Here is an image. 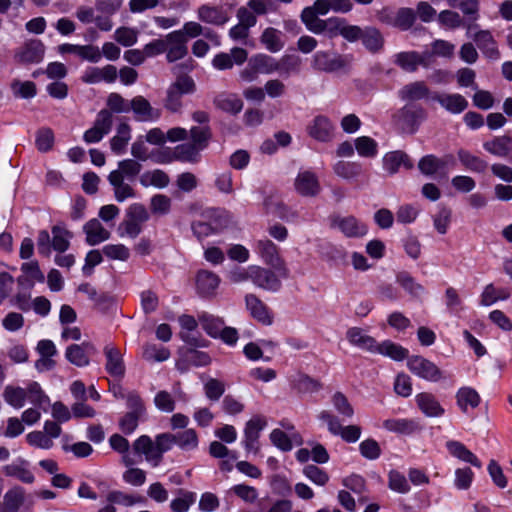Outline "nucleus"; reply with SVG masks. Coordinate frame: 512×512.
<instances>
[{"label":"nucleus","mask_w":512,"mask_h":512,"mask_svg":"<svg viewBox=\"0 0 512 512\" xmlns=\"http://www.w3.org/2000/svg\"><path fill=\"white\" fill-rule=\"evenodd\" d=\"M200 149L192 143H184L174 148V157L178 161L196 163L199 160Z\"/></svg>","instance_id":"obj_48"},{"label":"nucleus","mask_w":512,"mask_h":512,"mask_svg":"<svg viewBox=\"0 0 512 512\" xmlns=\"http://www.w3.org/2000/svg\"><path fill=\"white\" fill-rule=\"evenodd\" d=\"M220 278L211 271L201 270L196 277L197 290L201 295H212L219 286Z\"/></svg>","instance_id":"obj_30"},{"label":"nucleus","mask_w":512,"mask_h":512,"mask_svg":"<svg viewBox=\"0 0 512 512\" xmlns=\"http://www.w3.org/2000/svg\"><path fill=\"white\" fill-rule=\"evenodd\" d=\"M446 161L429 154L422 157L418 163V169L424 175H433L444 168Z\"/></svg>","instance_id":"obj_54"},{"label":"nucleus","mask_w":512,"mask_h":512,"mask_svg":"<svg viewBox=\"0 0 512 512\" xmlns=\"http://www.w3.org/2000/svg\"><path fill=\"white\" fill-rule=\"evenodd\" d=\"M65 356L67 360L78 367H84L89 364V356L84 351V347L73 344L67 347Z\"/></svg>","instance_id":"obj_58"},{"label":"nucleus","mask_w":512,"mask_h":512,"mask_svg":"<svg viewBox=\"0 0 512 512\" xmlns=\"http://www.w3.org/2000/svg\"><path fill=\"white\" fill-rule=\"evenodd\" d=\"M402 166L406 169L413 168V162L402 151H392L383 157L384 170L391 175L397 173Z\"/></svg>","instance_id":"obj_26"},{"label":"nucleus","mask_w":512,"mask_h":512,"mask_svg":"<svg viewBox=\"0 0 512 512\" xmlns=\"http://www.w3.org/2000/svg\"><path fill=\"white\" fill-rule=\"evenodd\" d=\"M169 182V176L159 169L147 172L141 178V183L144 186L153 185L158 188H165L168 186Z\"/></svg>","instance_id":"obj_62"},{"label":"nucleus","mask_w":512,"mask_h":512,"mask_svg":"<svg viewBox=\"0 0 512 512\" xmlns=\"http://www.w3.org/2000/svg\"><path fill=\"white\" fill-rule=\"evenodd\" d=\"M257 251L266 264L278 270L286 271L284 262L278 254L277 246L269 239H262L257 242Z\"/></svg>","instance_id":"obj_22"},{"label":"nucleus","mask_w":512,"mask_h":512,"mask_svg":"<svg viewBox=\"0 0 512 512\" xmlns=\"http://www.w3.org/2000/svg\"><path fill=\"white\" fill-rule=\"evenodd\" d=\"M175 445L183 451H192L198 448L199 438L197 432L188 428L181 432L175 433Z\"/></svg>","instance_id":"obj_42"},{"label":"nucleus","mask_w":512,"mask_h":512,"mask_svg":"<svg viewBox=\"0 0 512 512\" xmlns=\"http://www.w3.org/2000/svg\"><path fill=\"white\" fill-rule=\"evenodd\" d=\"M292 508L293 503L288 499H278L271 502L267 497L258 502V512H291Z\"/></svg>","instance_id":"obj_49"},{"label":"nucleus","mask_w":512,"mask_h":512,"mask_svg":"<svg viewBox=\"0 0 512 512\" xmlns=\"http://www.w3.org/2000/svg\"><path fill=\"white\" fill-rule=\"evenodd\" d=\"M118 71L114 65H106L102 68L88 67L82 74L81 80L86 84L100 82L113 83L117 79Z\"/></svg>","instance_id":"obj_14"},{"label":"nucleus","mask_w":512,"mask_h":512,"mask_svg":"<svg viewBox=\"0 0 512 512\" xmlns=\"http://www.w3.org/2000/svg\"><path fill=\"white\" fill-rule=\"evenodd\" d=\"M397 282L404 290L414 297H419L424 292L423 286L417 283L415 279L406 272H401L397 275Z\"/></svg>","instance_id":"obj_61"},{"label":"nucleus","mask_w":512,"mask_h":512,"mask_svg":"<svg viewBox=\"0 0 512 512\" xmlns=\"http://www.w3.org/2000/svg\"><path fill=\"white\" fill-rule=\"evenodd\" d=\"M138 30L131 27L122 26L115 30L114 39L124 47L133 46L138 40Z\"/></svg>","instance_id":"obj_60"},{"label":"nucleus","mask_w":512,"mask_h":512,"mask_svg":"<svg viewBox=\"0 0 512 512\" xmlns=\"http://www.w3.org/2000/svg\"><path fill=\"white\" fill-rule=\"evenodd\" d=\"M408 369L417 377L429 382H439L443 373L432 361L422 356H412L407 362Z\"/></svg>","instance_id":"obj_3"},{"label":"nucleus","mask_w":512,"mask_h":512,"mask_svg":"<svg viewBox=\"0 0 512 512\" xmlns=\"http://www.w3.org/2000/svg\"><path fill=\"white\" fill-rule=\"evenodd\" d=\"M439 25L445 29L454 30L463 25V19L460 14L453 10H442L436 19Z\"/></svg>","instance_id":"obj_57"},{"label":"nucleus","mask_w":512,"mask_h":512,"mask_svg":"<svg viewBox=\"0 0 512 512\" xmlns=\"http://www.w3.org/2000/svg\"><path fill=\"white\" fill-rule=\"evenodd\" d=\"M294 188L296 192L305 197H315L321 191L317 175L310 171H300L295 178Z\"/></svg>","instance_id":"obj_9"},{"label":"nucleus","mask_w":512,"mask_h":512,"mask_svg":"<svg viewBox=\"0 0 512 512\" xmlns=\"http://www.w3.org/2000/svg\"><path fill=\"white\" fill-rule=\"evenodd\" d=\"M154 445L156 449V463H153V466L156 467L161 463L163 454L175 445L174 434L169 432L158 434L155 437Z\"/></svg>","instance_id":"obj_47"},{"label":"nucleus","mask_w":512,"mask_h":512,"mask_svg":"<svg viewBox=\"0 0 512 512\" xmlns=\"http://www.w3.org/2000/svg\"><path fill=\"white\" fill-rule=\"evenodd\" d=\"M45 52L44 44L40 40L27 42L18 53L22 63H39L42 61Z\"/></svg>","instance_id":"obj_28"},{"label":"nucleus","mask_w":512,"mask_h":512,"mask_svg":"<svg viewBox=\"0 0 512 512\" xmlns=\"http://www.w3.org/2000/svg\"><path fill=\"white\" fill-rule=\"evenodd\" d=\"M318 419L327 424L328 430L334 435H340L345 441L352 442V427L343 426L340 420L331 412L323 410L319 413Z\"/></svg>","instance_id":"obj_23"},{"label":"nucleus","mask_w":512,"mask_h":512,"mask_svg":"<svg viewBox=\"0 0 512 512\" xmlns=\"http://www.w3.org/2000/svg\"><path fill=\"white\" fill-rule=\"evenodd\" d=\"M446 449L449 454L458 460L469 463L474 467L481 468L482 463L478 457L471 452L463 443L456 440H449L446 442Z\"/></svg>","instance_id":"obj_24"},{"label":"nucleus","mask_w":512,"mask_h":512,"mask_svg":"<svg viewBox=\"0 0 512 512\" xmlns=\"http://www.w3.org/2000/svg\"><path fill=\"white\" fill-rule=\"evenodd\" d=\"M179 494V497L171 501L170 508L174 512H187L195 501V494L184 490H179Z\"/></svg>","instance_id":"obj_64"},{"label":"nucleus","mask_w":512,"mask_h":512,"mask_svg":"<svg viewBox=\"0 0 512 512\" xmlns=\"http://www.w3.org/2000/svg\"><path fill=\"white\" fill-rule=\"evenodd\" d=\"M2 472L6 476L14 477L26 484H31L35 480L33 473L28 469V462L24 459H18L11 464L3 466Z\"/></svg>","instance_id":"obj_25"},{"label":"nucleus","mask_w":512,"mask_h":512,"mask_svg":"<svg viewBox=\"0 0 512 512\" xmlns=\"http://www.w3.org/2000/svg\"><path fill=\"white\" fill-rule=\"evenodd\" d=\"M52 233V249L63 253L70 247V240L73 237V233L67 230L62 225H54L51 228Z\"/></svg>","instance_id":"obj_35"},{"label":"nucleus","mask_w":512,"mask_h":512,"mask_svg":"<svg viewBox=\"0 0 512 512\" xmlns=\"http://www.w3.org/2000/svg\"><path fill=\"white\" fill-rule=\"evenodd\" d=\"M168 62H175L183 59L188 54L187 38L182 31H173L166 35Z\"/></svg>","instance_id":"obj_11"},{"label":"nucleus","mask_w":512,"mask_h":512,"mask_svg":"<svg viewBox=\"0 0 512 512\" xmlns=\"http://www.w3.org/2000/svg\"><path fill=\"white\" fill-rule=\"evenodd\" d=\"M106 363V372L115 378H123L125 375L126 367L121 351L113 344H107L103 349Z\"/></svg>","instance_id":"obj_10"},{"label":"nucleus","mask_w":512,"mask_h":512,"mask_svg":"<svg viewBox=\"0 0 512 512\" xmlns=\"http://www.w3.org/2000/svg\"><path fill=\"white\" fill-rule=\"evenodd\" d=\"M431 99L438 102L442 108L452 114H460L468 106V101L458 93H435Z\"/></svg>","instance_id":"obj_18"},{"label":"nucleus","mask_w":512,"mask_h":512,"mask_svg":"<svg viewBox=\"0 0 512 512\" xmlns=\"http://www.w3.org/2000/svg\"><path fill=\"white\" fill-rule=\"evenodd\" d=\"M457 156L460 163L469 171L483 173L487 168L486 161L466 149H459Z\"/></svg>","instance_id":"obj_37"},{"label":"nucleus","mask_w":512,"mask_h":512,"mask_svg":"<svg viewBox=\"0 0 512 512\" xmlns=\"http://www.w3.org/2000/svg\"><path fill=\"white\" fill-rule=\"evenodd\" d=\"M510 291L507 288L495 287L493 284H488L484 287L480 296V305L491 306L497 301L507 300L510 297Z\"/></svg>","instance_id":"obj_34"},{"label":"nucleus","mask_w":512,"mask_h":512,"mask_svg":"<svg viewBox=\"0 0 512 512\" xmlns=\"http://www.w3.org/2000/svg\"><path fill=\"white\" fill-rule=\"evenodd\" d=\"M251 281L258 288L267 291L275 292L281 287V281L273 271L256 265H252Z\"/></svg>","instance_id":"obj_13"},{"label":"nucleus","mask_w":512,"mask_h":512,"mask_svg":"<svg viewBox=\"0 0 512 512\" xmlns=\"http://www.w3.org/2000/svg\"><path fill=\"white\" fill-rule=\"evenodd\" d=\"M10 88L16 98L29 99L33 98L37 93L36 85L32 81L14 79L10 84Z\"/></svg>","instance_id":"obj_56"},{"label":"nucleus","mask_w":512,"mask_h":512,"mask_svg":"<svg viewBox=\"0 0 512 512\" xmlns=\"http://www.w3.org/2000/svg\"><path fill=\"white\" fill-rule=\"evenodd\" d=\"M251 63L253 67L261 74H272L277 72L278 70V61L277 59L266 55V54H258L251 58Z\"/></svg>","instance_id":"obj_50"},{"label":"nucleus","mask_w":512,"mask_h":512,"mask_svg":"<svg viewBox=\"0 0 512 512\" xmlns=\"http://www.w3.org/2000/svg\"><path fill=\"white\" fill-rule=\"evenodd\" d=\"M277 61V72L285 77H288L291 74H298L301 71L302 59L298 55L286 54Z\"/></svg>","instance_id":"obj_39"},{"label":"nucleus","mask_w":512,"mask_h":512,"mask_svg":"<svg viewBox=\"0 0 512 512\" xmlns=\"http://www.w3.org/2000/svg\"><path fill=\"white\" fill-rule=\"evenodd\" d=\"M142 165L135 159H124L118 163V169L110 173L120 174V178L133 181L140 173Z\"/></svg>","instance_id":"obj_45"},{"label":"nucleus","mask_w":512,"mask_h":512,"mask_svg":"<svg viewBox=\"0 0 512 512\" xmlns=\"http://www.w3.org/2000/svg\"><path fill=\"white\" fill-rule=\"evenodd\" d=\"M25 501V491L22 487L11 488L4 495L3 505L8 512H18Z\"/></svg>","instance_id":"obj_43"},{"label":"nucleus","mask_w":512,"mask_h":512,"mask_svg":"<svg viewBox=\"0 0 512 512\" xmlns=\"http://www.w3.org/2000/svg\"><path fill=\"white\" fill-rule=\"evenodd\" d=\"M354 41H361L364 47L371 52L379 51L384 43L381 33L374 27L362 29L354 26Z\"/></svg>","instance_id":"obj_15"},{"label":"nucleus","mask_w":512,"mask_h":512,"mask_svg":"<svg viewBox=\"0 0 512 512\" xmlns=\"http://www.w3.org/2000/svg\"><path fill=\"white\" fill-rule=\"evenodd\" d=\"M197 16L200 21L216 26H222L230 19L228 11L223 6L211 4L199 6Z\"/></svg>","instance_id":"obj_12"},{"label":"nucleus","mask_w":512,"mask_h":512,"mask_svg":"<svg viewBox=\"0 0 512 512\" xmlns=\"http://www.w3.org/2000/svg\"><path fill=\"white\" fill-rule=\"evenodd\" d=\"M123 5V0H96L95 9L98 12L96 27L103 32L111 31L114 27L112 16Z\"/></svg>","instance_id":"obj_4"},{"label":"nucleus","mask_w":512,"mask_h":512,"mask_svg":"<svg viewBox=\"0 0 512 512\" xmlns=\"http://www.w3.org/2000/svg\"><path fill=\"white\" fill-rule=\"evenodd\" d=\"M280 35V31L269 27L263 31L260 39L268 51L276 53L284 47V43L282 42Z\"/></svg>","instance_id":"obj_52"},{"label":"nucleus","mask_w":512,"mask_h":512,"mask_svg":"<svg viewBox=\"0 0 512 512\" xmlns=\"http://www.w3.org/2000/svg\"><path fill=\"white\" fill-rule=\"evenodd\" d=\"M108 181L113 187L114 197L118 202H123L128 198L136 196L133 187L128 182H125V179L120 178V174L110 173Z\"/></svg>","instance_id":"obj_29"},{"label":"nucleus","mask_w":512,"mask_h":512,"mask_svg":"<svg viewBox=\"0 0 512 512\" xmlns=\"http://www.w3.org/2000/svg\"><path fill=\"white\" fill-rule=\"evenodd\" d=\"M133 449L138 454H143L146 461L156 463V449L154 442L147 435H142L133 443Z\"/></svg>","instance_id":"obj_44"},{"label":"nucleus","mask_w":512,"mask_h":512,"mask_svg":"<svg viewBox=\"0 0 512 512\" xmlns=\"http://www.w3.org/2000/svg\"><path fill=\"white\" fill-rule=\"evenodd\" d=\"M415 20H416L415 11L411 8L403 7V8H400L396 12L394 18L390 21V23L393 26H395L403 31H406L413 26V24L415 23Z\"/></svg>","instance_id":"obj_51"},{"label":"nucleus","mask_w":512,"mask_h":512,"mask_svg":"<svg viewBox=\"0 0 512 512\" xmlns=\"http://www.w3.org/2000/svg\"><path fill=\"white\" fill-rule=\"evenodd\" d=\"M246 307L251 316L263 325H271L273 321L272 314L268 307L254 294L245 296Z\"/></svg>","instance_id":"obj_21"},{"label":"nucleus","mask_w":512,"mask_h":512,"mask_svg":"<svg viewBox=\"0 0 512 512\" xmlns=\"http://www.w3.org/2000/svg\"><path fill=\"white\" fill-rule=\"evenodd\" d=\"M213 102L217 108L231 114H237L243 108L242 100L233 94H220Z\"/></svg>","instance_id":"obj_38"},{"label":"nucleus","mask_w":512,"mask_h":512,"mask_svg":"<svg viewBox=\"0 0 512 512\" xmlns=\"http://www.w3.org/2000/svg\"><path fill=\"white\" fill-rule=\"evenodd\" d=\"M215 214H217V217L219 219H223L224 223L220 222V223L215 224V226H213L210 223L198 221V222H194L192 224V231H193L194 235L198 239H202V238H205V237H207V236H209L211 234L216 233L228 221L229 216H228V214L226 212H224V211H217V212H215Z\"/></svg>","instance_id":"obj_33"},{"label":"nucleus","mask_w":512,"mask_h":512,"mask_svg":"<svg viewBox=\"0 0 512 512\" xmlns=\"http://www.w3.org/2000/svg\"><path fill=\"white\" fill-rule=\"evenodd\" d=\"M348 64L347 59L338 54H330L325 51H318L312 59V67L323 72H336Z\"/></svg>","instance_id":"obj_7"},{"label":"nucleus","mask_w":512,"mask_h":512,"mask_svg":"<svg viewBox=\"0 0 512 512\" xmlns=\"http://www.w3.org/2000/svg\"><path fill=\"white\" fill-rule=\"evenodd\" d=\"M25 439L31 447L38 449L49 450L54 446V442L51 440V437L47 436L45 432L39 430L29 432Z\"/></svg>","instance_id":"obj_59"},{"label":"nucleus","mask_w":512,"mask_h":512,"mask_svg":"<svg viewBox=\"0 0 512 512\" xmlns=\"http://www.w3.org/2000/svg\"><path fill=\"white\" fill-rule=\"evenodd\" d=\"M456 400L460 410L466 413L469 408H477L481 399L475 389L471 387H461L456 393Z\"/></svg>","instance_id":"obj_31"},{"label":"nucleus","mask_w":512,"mask_h":512,"mask_svg":"<svg viewBox=\"0 0 512 512\" xmlns=\"http://www.w3.org/2000/svg\"><path fill=\"white\" fill-rule=\"evenodd\" d=\"M130 110L134 113L135 119L142 122L157 121L161 116V110L152 107L150 102L141 95L130 100Z\"/></svg>","instance_id":"obj_8"},{"label":"nucleus","mask_w":512,"mask_h":512,"mask_svg":"<svg viewBox=\"0 0 512 512\" xmlns=\"http://www.w3.org/2000/svg\"><path fill=\"white\" fill-rule=\"evenodd\" d=\"M334 127L330 120L323 116H316L307 127L309 136L320 142H328L332 139Z\"/></svg>","instance_id":"obj_19"},{"label":"nucleus","mask_w":512,"mask_h":512,"mask_svg":"<svg viewBox=\"0 0 512 512\" xmlns=\"http://www.w3.org/2000/svg\"><path fill=\"white\" fill-rule=\"evenodd\" d=\"M476 25H468L467 36L474 40L478 48L483 54L492 60H497L500 57L497 44L488 30H477Z\"/></svg>","instance_id":"obj_5"},{"label":"nucleus","mask_w":512,"mask_h":512,"mask_svg":"<svg viewBox=\"0 0 512 512\" xmlns=\"http://www.w3.org/2000/svg\"><path fill=\"white\" fill-rule=\"evenodd\" d=\"M313 33H325L329 38L342 36L348 42H352V26L348 20L341 17H330L325 21H315Z\"/></svg>","instance_id":"obj_2"},{"label":"nucleus","mask_w":512,"mask_h":512,"mask_svg":"<svg viewBox=\"0 0 512 512\" xmlns=\"http://www.w3.org/2000/svg\"><path fill=\"white\" fill-rule=\"evenodd\" d=\"M198 318L206 333L213 338H218L221 329L225 326L223 319L205 312L199 315Z\"/></svg>","instance_id":"obj_46"},{"label":"nucleus","mask_w":512,"mask_h":512,"mask_svg":"<svg viewBox=\"0 0 512 512\" xmlns=\"http://www.w3.org/2000/svg\"><path fill=\"white\" fill-rule=\"evenodd\" d=\"M195 91L196 84L190 76H179L167 89L164 107L173 113L179 112L182 108V96Z\"/></svg>","instance_id":"obj_1"},{"label":"nucleus","mask_w":512,"mask_h":512,"mask_svg":"<svg viewBox=\"0 0 512 512\" xmlns=\"http://www.w3.org/2000/svg\"><path fill=\"white\" fill-rule=\"evenodd\" d=\"M376 353L389 357L394 361H402L408 356V350L406 348L390 340L379 343Z\"/></svg>","instance_id":"obj_40"},{"label":"nucleus","mask_w":512,"mask_h":512,"mask_svg":"<svg viewBox=\"0 0 512 512\" xmlns=\"http://www.w3.org/2000/svg\"><path fill=\"white\" fill-rule=\"evenodd\" d=\"M354 148L360 156L367 158L375 157L378 152L377 142L367 136L354 139Z\"/></svg>","instance_id":"obj_55"},{"label":"nucleus","mask_w":512,"mask_h":512,"mask_svg":"<svg viewBox=\"0 0 512 512\" xmlns=\"http://www.w3.org/2000/svg\"><path fill=\"white\" fill-rule=\"evenodd\" d=\"M266 425L267 421L262 416H255L246 423L243 444L248 453L257 454L259 452V435Z\"/></svg>","instance_id":"obj_6"},{"label":"nucleus","mask_w":512,"mask_h":512,"mask_svg":"<svg viewBox=\"0 0 512 512\" xmlns=\"http://www.w3.org/2000/svg\"><path fill=\"white\" fill-rule=\"evenodd\" d=\"M331 11L329 0H316L312 6L306 7L301 13V20L307 29L313 32L315 21H324L318 15H326Z\"/></svg>","instance_id":"obj_20"},{"label":"nucleus","mask_w":512,"mask_h":512,"mask_svg":"<svg viewBox=\"0 0 512 512\" xmlns=\"http://www.w3.org/2000/svg\"><path fill=\"white\" fill-rule=\"evenodd\" d=\"M131 139V127L127 123H120L116 135L110 140V147L113 153L120 155L125 152Z\"/></svg>","instance_id":"obj_32"},{"label":"nucleus","mask_w":512,"mask_h":512,"mask_svg":"<svg viewBox=\"0 0 512 512\" xmlns=\"http://www.w3.org/2000/svg\"><path fill=\"white\" fill-rule=\"evenodd\" d=\"M415 402L419 410L430 418H438L444 415L445 409L438 399L431 393L421 392L415 396Z\"/></svg>","instance_id":"obj_17"},{"label":"nucleus","mask_w":512,"mask_h":512,"mask_svg":"<svg viewBox=\"0 0 512 512\" xmlns=\"http://www.w3.org/2000/svg\"><path fill=\"white\" fill-rule=\"evenodd\" d=\"M383 427L389 432L406 435L412 434L417 429L415 421L405 418L387 419L383 421Z\"/></svg>","instance_id":"obj_41"},{"label":"nucleus","mask_w":512,"mask_h":512,"mask_svg":"<svg viewBox=\"0 0 512 512\" xmlns=\"http://www.w3.org/2000/svg\"><path fill=\"white\" fill-rule=\"evenodd\" d=\"M431 54L428 52L418 53L416 51L401 52L396 54L395 62L405 71L413 72L419 65L428 67Z\"/></svg>","instance_id":"obj_16"},{"label":"nucleus","mask_w":512,"mask_h":512,"mask_svg":"<svg viewBox=\"0 0 512 512\" xmlns=\"http://www.w3.org/2000/svg\"><path fill=\"white\" fill-rule=\"evenodd\" d=\"M86 234V242L95 246L110 238V232L104 228L96 218L89 220L83 227Z\"/></svg>","instance_id":"obj_27"},{"label":"nucleus","mask_w":512,"mask_h":512,"mask_svg":"<svg viewBox=\"0 0 512 512\" xmlns=\"http://www.w3.org/2000/svg\"><path fill=\"white\" fill-rule=\"evenodd\" d=\"M26 390L21 387L7 386L4 390L5 401L15 408H21L26 400Z\"/></svg>","instance_id":"obj_63"},{"label":"nucleus","mask_w":512,"mask_h":512,"mask_svg":"<svg viewBox=\"0 0 512 512\" xmlns=\"http://www.w3.org/2000/svg\"><path fill=\"white\" fill-rule=\"evenodd\" d=\"M428 95L429 89L422 81L407 84L399 91V96L405 101L421 100L428 97Z\"/></svg>","instance_id":"obj_36"},{"label":"nucleus","mask_w":512,"mask_h":512,"mask_svg":"<svg viewBox=\"0 0 512 512\" xmlns=\"http://www.w3.org/2000/svg\"><path fill=\"white\" fill-rule=\"evenodd\" d=\"M142 357L149 362H163L170 357V351L163 346L147 343L143 346Z\"/></svg>","instance_id":"obj_53"}]
</instances>
